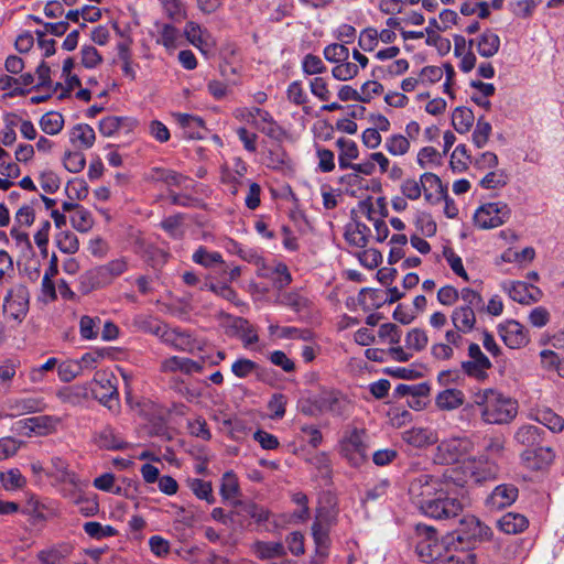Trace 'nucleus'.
<instances>
[{
  "label": "nucleus",
  "mask_w": 564,
  "mask_h": 564,
  "mask_svg": "<svg viewBox=\"0 0 564 564\" xmlns=\"http://www.w3.org/2000/svg\"><path fill=\"white\" fill-rule=\"evenodd\" d=\"M330 522L324 524L323 514L317 513L316 519L312 525V533L319 553L324 554L329 544V532Z\"/></svg>",
  "instance_id": "49530a36"
},
{
  "label": "nucleus",
  "mask_w": 564,
  "mask_h": 564,
  "mask_svg": "<svg viewBox=\"0 0 564 564\" xmlns=\"http://www.w3.org/2000/svg\"><path fill=\"white\" fill-rule=\"evenodd\" d=\"M286 98L291 104L295 106H303L304 111L308 113V107H306L308 96L303 87L302 82L294 80L290 83L286 89Z\"/></svg>",
  "instance_id": "13d9d810"
},
{
  "label": "nucleus",
  "mask_w": 564,
  "mask_h": 564,
  "mask_svg": "<svg viewBox=\"0 0 564 564\" xmlns=\"http://www.w3.org/2000/svg\"><path fill=\"white\" fill-rule=\"evenodd\" d=\"M58 365V359L55 357L48 358L44 364L33 366L30 368L28 377L32 383H42L46 379V375L53 371Z\"/></svg>",
  "instance_id": "680f3d73"
},
{
  "label": "nucleus",
  "mask_w": 564,
  "mask_h": 564,
  "mask_svg": "<svg viewBox=\"0 0 564 564\" xmlns=\"http://www.w3.org/2000/svg\"><path fill=\"white\" fill-rule=\"evenodd\" d=\"M251 553L261 561L282 557L285 554L281 542L256 541L250 545Z\"/></svg>",
  "instance_id": "473e14b6"
},
{
  "label": "nucleus",
  "mask_w": 564,
  "mask_h": 564,
  "mask_svg": "<svg viewBox=\"0 0 564 564\" xmlns=\"http://www.w3.org/2000/svg\"><path fill=\"white\" fill-rule=\"evenodd\" d=\"M445 470L442 474H420L409 486L412 502L420 511L436 520L452 519L465 507V490L459 479Z\"/></svg>",
  "instance_id": "f257e3e1"
},
{
  "label": "nucleus",
  "mask_w": 564,
  "mask_h": 564,
  "mask_svg": "<svg viewBox=\"0 0 564 564\" xmlns=\"http://www.w3.org/2000/svg\"><path fill=\"white\" fill-rule=\"evenodd\" d=\"M160 369L163 372L180 371L185 375H191L195 372H202L203 365L199 361H195L186 357L172 356L161 362Z\"/></svg>",
  "instance_id": "a878e982"
},
{
  "label": "nucleus",
  "mask_w": 564,
  "mask_h": 564,
  "mask_svg": "<svg viewBox=\"0 0 564 564\" xmlns=\"http://www.w3.org/2000/svg\"><path fill=\"white\" fill-rule=\"evenodd\" d=\"M314 405L319 412L343 415L349 409V400L339 391L324 390L314 399Z\"/></svg>",
  "instance_id": "2eb2a0df"
},
{
  "label": "nucleus",
  "mask_w": 564,
  "mask_h": 564,
  "mask_svg": "<svg viewBox=\"0 0 564 564\" xmlns=\"http://www.w3.org/2000/svg\"><path fill=\"white\" fill-rule=\"evenodd\" d=\"M187 486L196 498L204 500L209 505L215 502L212 482L199 478H193L187 480Z\"/></svg>",
  "instance_id": "5fc2aeb1"
},
{
  "label": "nucleus",
  "mask_w": 564,
  "mask_h": 564,
  "mask_svg": "<svg viewBox=\"0 0 564 564\" xmlns=\"http://www.w3.org/2000/svg\"><path fill=\"white\" fill-rule=\"evenodd\" d=\"M367 432L365 429L348 427L338 442V453L351 467H360L368 459Z\"/></svg>",
  "instance_id": "6e6552de"
},
{
  "label": "nucleus",
  "mask_w": 564,
  "mask_h": 564,
  "mask_svg": "<svg viewBox=\"0 0 564 564\" xmlns=\"http://www.w3.org/2000/svg\"><path fill=\"white\" fill-rule=\"evenodd\" d=\"M58 249L67 254H74L79 249V241L75 234L69 230H62L55 237Z\"/></svg>",
  "instance_id": "bf43d9fd"
},
{
  "label": "nucleus",
  "mask_w": 564,
  "mask_h": 564,
  "mask_svg": "<svg viewBox=\"0 0 564 564\" xmlns=\"http://www.w3.org/2000/svg\"><path fill=\"white\" fill-rule=\"evenodd\" d=\"M336 145L339 150L338 163L341 170L348 169L350 166L351 161L356 160L359 155V150L357 143L347 138H338L336 140Z\"/></svg>",
  "instance_id": "4c0bfd02"
},
{
  "label": "nucleus",
  "mask_w": 564,
  "mask_h": 564,
  "mask_svg": "<svg viewBox=\"0 0 564 564\" xmlns=\"http://www.w3.org/2000/svg\"><path fill=\"white\" fill-rule=\"evenodd\" d=\"M379 43L378 30L376 28L368 26L360 31L358 45L364 52H376Z\"/></svg>",
  "instance_id": "338daca9"
},
{
  "label": "nucleus",
  "mask_w": 564,
  "mask_h": 564,
  "mask_svg": "<svg viewBox=\"0 0 564 564\" xmlns=\"http://www.w3.org/2000/svg\"><path fill=\"white\" fill-rule=\"evenodd\" d=\"M308 87L311 94L319 101L327 102L333 97V93L329 88V79L326 77L315 76L311 78Z\"/></svg>",
  "instance_id": "864d4df0"
},
{
  "label": "nucleus",
  "mask_w": 564,
  "mask_h": 564,
  "mask_svg": "<svg viewBox=\"0 0 564 564\" xmlns=\"http://www.w3.org/2000/svg\"><path fill=\"white\" fill-rule=\"evenodd\" d=\"M419 534L416 552L425 562H435L445 552L451 551L454 546H460L463 543V538L455 532L446 534L440 540L436 531L431 527L419 529Z\"/></svg>",
  "instance_id": "39448f33"
},
{
  "label": "nucleus",
  "mask_w": 564,
  "mask_h": 564,
  "mask_svg": "<svg viewBox=\"0 0 564 564\" xmlns=\"http://www.w3.org/2000/svg\"><path fill=\"white\" fill-rule=\"evenodd\" d=\"M518 497V489L513 485H499L486 500L487 507L499 510L511 506Z\"/></svg>",
  "instance_id": "b1692460"
},
{
  "label": "nucleus",
  "mask_w": 564,
  "mask_h": 564,
  "mask_svg": "<svg viewBox=\"0 0 564 564\" xmlns=\"http://www.w3.org/2000/svg\"><path fill=\"white\" fill-rule=\"evenodd\" d=\"M93 383L98 386L102 391L93 389L91 393H95L96 398L109 409H112L113 403L118 400V389L116 384V378L112 372L101 370L95 373Z\"/></svg>",
  "instance_id": "f3484780"
},
{
  "label": "nucleus",
  "mask_w": 564,
  "mask_h": 564,
  "mask_svg": "<svg viewBox=\"0 0 564 564\" xmlns=\"http://www.w3.org/2000/svg\"><path fill=\"white\" fill-rule=\"evenodd\" d=\"M528 527V520L520 513L509 512L498 520V528L507 534H517Z\"/></svg>",
  "instance_id": "ea45409f"
},
{
  "label": "nucleus",
  "mask_w": 564,
  "mask_h": 564,
  "mask_svg": "<svg viewBox=\"0 0 564 564\" xmlns=\"http://www.w3.org/2000/svg\"><path fill=\"white\" fill-rule=\"evenodd\" d=\"M155 43L162 45L167 52H173L180 44L181 33L170 23H155Z\"/></svg>",
  "instance_id": "c85d7f7f"
},
{
  "label": "nucleus",
  "mask_w": 564,
  "mask_h": 564,
  "mask_svg": "<svg viewBox=\"0 0 564 564\" xmlns=\"http://www.w3.org/2000/svg\"><path fill=\"white\" fill-rule=\"evenodd\" d=\"M0 482L3 489L15 491L26 485V478L18 468H11L0 473Z\"/></svg>",
  "instance_id": "603ef678"
},
{
  "label": "nucleus",
  "mask_w": 564,
  "mask_h": 564,
  "mask_svg": "<svg viewBox=\"0 0 564 564\" xmlns=\"http://www.w3.org/2000/svg\"><path fill=\"white\" fill-rule=\"evenodd\" d=\"M341 183L346 186L347 192L352 196H360L364 192L371 188L375 184L372 180H367L362 175L355 173H348L341 177Z\"/></svg>",
  "instance_id": "79ce46f5"
},
{
  "label": "nucleus",
  "mask_w": 564,
  "mask_h": 564,
  "mask_svg": "<svg viewBox=\"0 0 564 564\" xmlns=\"http://www.w3.org/2000/svg\"><path fill=\"white\" fill-rule=\"evenodd\" d=\"M511 214V208L506 202H487L475 209L473 221L478 229L489 230L507 224Z\"/></svg>",
  "instance_id": "1a4fd4ad"
},
{
  "label": "nucleus",
  "mask_w": 564,
  "mask_h": 564,
  "mask_svg": "<svg viewBox=\"0 0 564 564\" xmlns=\"http://www.w3.org/2000/svg\"><path fill=\"white\" fill-rule=\"evenodd\" d=\"M476 558L475 553L463 550L460 545L445 552L434 564H476Z\"/></svg>",
  "instance_id": "58836bf2"
},
{
  "label": "nucleus",
  "mask_w": 564,
  "mask_h": 564,
  "mask_svg": "<svg viewBox=\"0 0 564 564\" xmlns=\"http://www.w3.org/2000/svg\"><path fill=\"white\" fill-rule=\"evenodd\" d=\"M128 270V260L124 257L113 259L102 265L95 267L80 275L82 290L89 292L111 284Z\"/></svg>",
  "instance_id": "0eeeda50"
},
{
  "label": "nucleus",
  "mask_w": 564,
  "mask_h": 564,
  "mask_svg": "<svg viewBox=\"0 0 564 564\" xmlns=\"http://www.w3.org/2000/svg\"><path fill=\"white\" fill-rule=\"evenodd\" d=\"M554 452L551 447L528 448L521 454L523 464L533 470L549 466L554 459Z\"/></svg>",
  "instance_id": "5701e85b"
},
{
  "label": "nucleus",
  "mask_w": 564,
  "mask_h": 564,
  "mask_svg": "<svg viewBox=\"0 0 564 564\" xmlns=\"http://www.w3.org/2000/svg\"><path fill=\"white\" fill-rule=\"evenodd\" d=\"M369 232L365 224L352 221L346 227L345 239L352 247L365 248L369 240Z\"/></svg>",
  "instance_id": "c9c22d12"
},
{
  "label": "nucleus",
  "mask_w": 564,
  "mask_h": 564,
  "mask_svg": "<svg viewBox=\"0 0 564 564\" xmlns=\"http://www.w3.org/2000/svg\"><path fill=\"white\" fill-rule=\"evenodd\" d=\"M501 45L499 35L492 30H486L469 41V48L476 51L481 57L495 56Z\"/></svg>",
  "instance_id": "aec40b11"
},
{
  "label": "nucleus",
  "mask_w": 564,
  "mask_h": 564,
  "mask_svg": "<svg viewBox=\"0 0 564 564\" xmlns=\"http://www.w3.org/2000/svg\"><path fill=\"white\" fill-rule=\"evenodd\" d=\"M359 73V67L354 62L346 59L335 64L332 68V76L336 80L347 82L354 79Z\"/></svg>",
  "instance_id": "052dcab7"
},
{
  "label": "nucleus",
  "mask_w": 564,
  "mask_h": 564,
  "mask_svg": "<svg viewBox=\"0 0 564 564\" xmlns=\"http://www.w3.org/2000/svg\"><path fill=\"white\" fill-rule=\"evenodd\" d=\"M6 409L8 412H2L4 417H15L44 411L46 403L41 397H19L9 399L6 403Z\"/></svg>",
  "instance_id": "dca6fc26"
},
{
  "label": "nucleus",
  "mask_w": 564,
  "mask_h": 564,
  "mask_svg": "<svg viewBox=\"0 0 564 564\" xmlns=\"http://www.w3.org/2000/svg\"><path fill=\"white\" fill-rule=\"evenodd\" d=\"M410 148V140L401 133L391 134L384 140V149L393 156L405 155Z\"/></svg>",
  "instance_id": "8fccbe9b"
},
{
  "label": "nucleus",
  "mask_w": 564,
  "mask_h": 564,
  "mask_svg": "<svg viewBox=\"0 0 564 564\" xmlns=\"http://www.w3.org/2000/svg\"><path fill=\"white\" fill-rule=\"evenodd\" d=\"M184 34L187 41L204 54L215 46V40L210 33L196 22H187L184 28Z\"/></svg>",
  "instance_id": "412c9836"
},
{
  "label": "nucleus",
  "mask_w": 564,
  "mask_h": 564,
  "mask_svg": "<svg viewBox=\"0 0 564 564\" xmlns=\"http://www.w3.org/2000/svg\"><path fill=\"white\" fill-rule=\"evenodd\" d=\"M471 400L480 408L481 419L487 424H508L518 414V402L496 389H476Z\"/></svg>",
  "instance_id": "7ed1b4c3"
},
{
  "label": "nucleus",
  "mask_w": 564,
  "mask_h": 564,
  "mask_svg": "<svg viewBox=\"0 0 564 564\" xmlns=\"http://www.w3.org/2000/svg\"><path fill=\"white\" fill-rule=\"evenodd\" d=\"M235 117L253 126L270 138H279L282 134V128L264 109L258 107L238 108L235 110Z\"/></svg>",
  "instance_id": "9b49d317"
},
{
  "label": "nucleus",
  "mask_w": 564,
  "mask_h": 564,
  "mask_svg": "<svg viewBox=\"0 0 564 564\" xmlns=\"http://www.w3.org/2000/svg\"><path fill=\"white\" fill-rule=\"evenodd\" d=\"M474 121V112L467 107H457L452 113V124L460 134L467 133L473 127Z\"/></svg>",
  "instance_id": "a18cd8bd"
},
{
  "label": "nucleus",
  "mask_w": 564,
  "mask_h": 564,
  "mask_svg": "<svg viewBox=\"0 0 564 564\" xmlns=\"http://www.w3.org/2000/svg\"><path fill=\"white\" fill-rule=\"evenodd\" d=\"M530 419L545 426L554 434L564 431V417L549 406H540L531 410Z\"/></svg>",
  "instance_id": "4be33fe9"
},
{
  "label": "nucleus",
  "mask_w": 564,
  "mask_h": 564,
  "mask_svg": "<svg viewBox=\"0 0 564 564\" xmlns=\"http://www.w3.org/2000/svg\"><path fill=\"white\" fill-rule=\"evenodd\" d=\"M240 494L239 481L234 471H226L221 477L220 496L225 501L239 502L237 497Z\"/></svg>",
  "instance_id": "c03bdc74"
},
{
  "label": "nucleus",
  "mask_w": 564,
  "mask_h": 564,
  "mask_svg": "<svg viewBox=\"0 0 564 564\" xmlns=\"http://www.w3.org/2000/svg\"><path fill=\"white\" fill-rule=\"evenodd\" d=\"M46 476L53 479L62 495L74 503L82 501V491L88 486V480H83L69 468L67 460L59 456L51 458V465L46 470Z\"/></svg>",
  "instance_id": "20e7f679"
},
{
  "label": "nucleus",
  "mask_w": 564,
  "mask_h": 564,
  "mask_svg": "<svg viewBox=\"0 0 564 564\" xmlns=\"http://www.w3.org/2000/svg\"><path fill=\"white\" fill-rule=\"evenodd\" d=\"M465 402V394L456 388H447L435 395V405L441 411H454Z\"/></svg>",
  "instance_id": "c756f323"
},
{
  "label": "nucleus",
  "mask_w": 564,
  "mask_h": 564,
  "mask_svg": "<svg viewBox=\"0 0 564 564\" xmlns=\"http://www.w3.org/2000/svg\"><path fill=\"white\" fill-rule=\"evenodd\" d=\"M195 263L212 268L216 264L223 263V256L217 251H209L207 248L199 246L192 256Z\"/></svg>",
  "instance_id": "4d7b16f0"
},
{
  "label": "nucleus",
  "mask_w": 564,
  "mask_h": 564,
  "mask_svg": "<svg viewBox=\"0 0 564 564\" xmlns=\"http://www.w3.org/2000/svg\"><path fill=\"white\" fill-rule=\"evenodd\" d=\"M176 122L184 130V134L188 139H202L205 131L204 121L200 117L188 113H174Z\"/></svg>",
  "instance_id": "2f4dec72"
},
{
  "label": "nucleus",
  "mask_w": 564,
  "mask_h": 564,
  "mask_svg": "<svg viewBox=\"0 0 564 564\" xmlns=\"http://www.w3.org/2000/svg\"><path fill=\"white\" fill-rule=\"evenodd\" d=\"M497 330L505 345L511 349L524 347L530 340L528 332L514 319L499 324Z\"/></svg>",
  "instance_id": "a211bd4d"
},
{
  "label": "nucleus",
  "mask_w": 564,
  "mask_h": 564,
  "mask_svg": "<svg viewBox=\"0 0 564 564\" xmlns=\"http://www.w3.org/2000/svg\"><path fill=\"white\" fill-rule=\"evenodd\" d=\"M100 322L99 317L82 316L79 319L80 337L85 340L96 339L98 337Z\"/></svg>",
  "instance_id": "0e129e2a"
},
{
  "label": "nucleus",
  "mask_w": 564,
  "mask_h": 564,
  "mask_svg": "<svg viewBox=\"0 0 564 564\" xmlns=\"http://www.w3.org/2000/svg\"><path fill=\"white\" fill-rule=\"evenodd\" d=\"M72 226L80 232H87L94 225L91 213L82 206H77L70 217Z\"/></svg>",
  "instance_id": "e2e57ef3"
},
{
  "label": "nucleus",
  "mask_w": 564,
  "mask_h": 564,
  "mask_svg": "<svg viewBox=\"0 0 564 564\" xmlns=\"http://www.w3.org/2000/svg\"><path fill=\"white\" fill-rule=\"evenodd\" d=\"M164 323L159 322L151 315L139 314L132 318V326L140 332L150 333L160 337Z\"/></svg>",
  "instance_id": "09e8293b"
},
{
  "label": "nucleus",
  "mask_w": 564,
  "mask_h": 564,
  "mask_svg": "<svg viewBox=\"0 0 564 564\" xmlns=\"http://www.w3.org/2000/svg\"><path fill=\"white\" fill-rule=\"evenodd\" d=\"M95 140V130L87 123H78L69 131V142L78 150L90 149Z\"/></svg>",
  "instance_id": "7c9ffc66"
},
{
  "label": "nucleus",
  "mask_w": 564,
  "mask_h": 564,
  "mask_svg": "<svg viewBox=\"0 0 564 564\" xmlns=\"http://www.w3.org/2000/svg\"><path fill=\"white\" fill-rule=\"evenodd\" d=\"M462 304L456 306L451 313L452 329L446 330L445 339L455 347L463 344V335L469 334L476 329V313L484 308V299L481 294L470 288L460 290Z\"/></svg>",
  "instance_id": "f03ea898"
},
{
  "label": "nucleus",
  "mask_w": 564,
  "mask_h": 564,
  "mask_svg": "<svg viewBox=\"0 0 564 564\" xmlns=\"http://www.w3.org/2000/svg\"><path fill=\"white\" fill-rule=\"evenodd\" d=\"M544 432L532 424H523L514 433V441L523 446L532 447L542 442Z\"/></svg>",
  "instance_id": "e433bc0d"
},
{
  "label": "nucleus",
  "mask_w": 564,
  "mask_h": 564,
  "mask_svg": "<svg viewBox=\"0 0 564 564\" xmlns=\"http://www.w3.org/2000/svg\"><path fill=\"white\" fill-rule=\"evenodd\" d=\"M358 207L359 213L371 223L384 218L387 215V205L382 197L376 199L367 197L359 203Z\"/></svg>",
  "instance_id": "72a5a7b5"
},
{
  "label": "nucleus",
  "mask_w": 564,
  "mask_h": 564,
  "mask_svg": "<svg viewBox=\"0 0 564 564\" xmlns=\"http://www.w3.org/2000/svg\"><path fill=\"white\" fill-rule=\"evenodd\" d=\"M402 440L416 448L426 447L438 441L436 431L427 427H412L402 433Z\"/></svg>",
  "instance_id": "393cba45"
},
{
  "label": "nucleus",
  "mask_w": 564,
  "mask_h": 564,
  "mask_svg": "<svg viewBox=\"0 0 564 564\" xmlns=\"http://www.w3.org/2000/svg\"><path fill=\"white\" fill-rule=\"evenodd\" d=\"M473 451L474 443L469 437H452L437 445L435 460L440 464L459 465Z\"/></svg>",
  "instance_id": "f8f14e48"
},
{
  "label": "nucleus",
  "mask_w": 564,
  "mask_h": 564,
  "mask_svg": "<svg viewBox=\"0 0 564 564\" xmlns=\"http://www.w3.org/2000/svg\"><path fill=\"white\" fill-rule=\"evenodd\" d=\"M3 128L1 130V142L3 145H12L17 140L15 129H19V115L8 112L3 116Z\"/></svg>",
  "instance_id": "3c124183"
},
{
  "label": "nucleus",
  "mask_w": 564,
  "mask_h": 564,
  "mask_svg": "<svg viewBox=\"0 0 564 564\" xmlns=\"http://www.w3.org/2000/svg\"><path fill=\"white\" fill-rule=\"evenodd\" d=\"M110 356L108 348H99L85 352L79 359H76L78 366H80V373L85 370H93L97 365L105 358Z\"/></svg>",
  "instance_id": "6e6d98bb"
},
{
  "label": "nucleus",
  "mask_w": 564,
  "mask_h": 564,
  "mask_svg": "<svg viewBox=\"0 0 564 564\" xmlns=\"http://www.w3.org/2000/svg\"><path fill=\"white\" fill-rule=\"evenodd\" d=\"M135 124L132 118L109 116L99 121V131L105 137H112L121 128L132 129Z\"/></svg>",
  "instance_id": "f704fd0d"
},
{
  "label": "nucleus",
  "mask_w": 564,
  "mask_h": 564,
  "mask_svg": "<svg viewBox=\"0 0 564 564\" xmlns=\"http://www.w3.org/2000/svg\"><path fill=\"white\" fill-rule=\"evenodd\" d=\"M94 441L98 447L108 451H116L123 447V441L110 426H105L99 432H97L95 434Z\"/></svg>",
  "instance_id": "a19ab883"
},
{
  "label": "nucleus",
  "mask_w": 564,
  "mask_h": 564,
  "mask_svg": "<svg viewBox=\"0 0 564 564\" xmlns=\"http://www.w3.org/2000/svg\"><path fill=\"white\" fill-rule=\"evenodd\" d=\"M91 392V383L74 384L58 390L57 398L64 403L79 405L89 399Z\"/></svg>",
  "instance_id": "bb28decb"
},
{
  "label": "nucleus",
  "mask_w": 564,
  "mask_h": 564,
  "mask_svg": "<svg viewBox=\"0 0 564 564\" xmlns=\"http://www.w3.org/2000/svg\"><path fill=\"white\" fill-rule=\"evenodd\" d=\"M467 356L468 359L460 364L463 372L478 382H485L489 378L488 370L491 369L492 362L476 343L468 345Z\"/></svg>",
  "instance_id": "ddd939ff"
},
{
  "label": "nucleus",
  "mask_w": 564,
  "mask_h": 564,
  "mask_svg": "<svg viewBox=\"0 0 564 564\" xmlns=\"http://www.w3.org/2000/svg\"><path fill=\"white\" fill-rule=\"evenodd\" d=\"M500 288L509 297L520 304H530L538 301V289L522 281H503Z\"/></svg>",
  "instance_id": "6ab92c4d"
},
{
  "label": "nucleus",
  "mask_w": 564,
  "mask_h": 564,
  "mask_svg": "<svg viewBox=\"0 0 564 564\" xmlns=\"http://www.w3.org/2000/svg\"><path fill=\"white\" fill-rule=\"evenodd\" d=\"M460 530L469 539L485 541L492 536L491 529L475 516H465L460 520Z\"/></svg>",
  "instance_id": "cd10ccee"
},
{
  "label": "nucleus",
  "mask_w": 564,
  "mask_h": 564,
  "mask_svg": "<svg viewBox=\"0 0 564 564\" xmlns=\"http://www.w3.org/2000/svg\"><path fill=\"white\" fill-rule=\"evenodd\" d=\"M453 473L455 479H459L463 488L469 482L474 481L480 484L487 480L495 479L498 473V467L494 462H490L485 456L466 458L455 467L446 469Z\"/></svg>",
  "instance_id": "423d86ee"
},
{
  "label": "nucleus",
  "mask_w": 564,
  "mask_h": 564,
  "mask_svg": "<svg viewBox=\"0 0 564 564\" xmlns=\"http://www.w3.org/2000/svg\"><path fill=\"white\" fill-rule=\"evenodd\" d=\"M159 338L176 350L193 354L202 349V344L189 332L180 327H170L165 324Z\"/></svg>",
  "instance_id": "4468645a"
},
{
  "label": "nucleus",
  "mask_w": 564,
  "mask_h": 564,
  "mask_svg": "<svg viewBox=\"0 0 564 564\" xmlns=\"http://www.w3.org/2000/svg\"><path fill=\"white\" fill-rule=\"evenodd\" d=\"M323 55L327 62L337 64L348 59L350 52L345 44L332 43L324 47Z\"/></svg>",
  "instance_id": "774afa93"
},
{
  "label": "nucleus",
  "mask_w": 564,
  "mask_h": 564,
  "mask_svg": "<svg viewBox=\"0 0 564 564\" xmlns=\"http://www.w3.org/2000/svg\"><path fill=\"white\" fill-rule=\"evenodd\" d=\"M420 183L422 186V191L425 193L426 198H430V196L433 193L440 195H443L445 193L441 178L434 173H423L420 176Z\"/></svg>",
  "instance_id": "69168bd1"
},
{
  "label": "nucleus",
  "mask_w": 564,
  "mask_h": 564,
  "mask_svg": "<svg viewBox=\"0 0 564 564\" xmlns=\"http://www.w3.org/2000/svg\"><path fill=\"white\" fill-rule=\"evenodd\" d=\"M39 126L44 133L56 135L64 128V117L59 112L48 111L40 118Z\"/></svg>",
  "instance_id": "de8ad7c7"
},
{
  "label": "nucleus",
  "mask_w": 564,
  "mask_h": 564,
  "mask_svg": "<svg viewBox=\"0 0 564 564\" xmlns=\"http://www.w3.org/2000/svg\"><path fill=\"white\" fill-rule=\"evenodd\" d=\"M30 306V293L25 285L15 284L8 290L2 304V312L8 322L21 324Z\"/></svg>",
  "instance_id": "9d476101"
},
{
  "label": "nucleus",
  "mask_w": 564,
  "mask_h": 564,
  "mask_svg": "<svg viewBox=\"0 0 564 564\" xmlns=\"http://www.w3.org/2000/svg\"><path fill=\"white\" fill-rule=\"evenodd\" d=\"M147 178L151 182H163L169 186H181L186 181L182 174L163 167H152Z\"/></svg>",
  "instance_id": "37998d69"
}]
</instances>
